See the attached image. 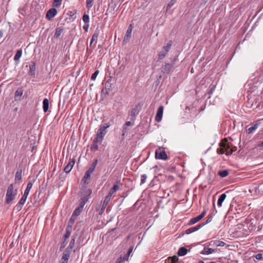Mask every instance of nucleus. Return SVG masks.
Returning a JSON list of instances; mask_svg holds the SVG:
<instances>
[{
  "label": "nucleus",
  "mask_w": 263,
  "mask_h": 263,
  "mask_svg": "<svg viewBox=\"0 0 263 263\" xmlns=\"http://www.w3.org/2000/svg\"><path fill=\"white\" fill-rule=\"evenodd\" d=\"M109 126L108 123H105L103 125H101L99 129L98 130L96 137V141L100 142L101 143L106 133V129Z\"/></svg>",
  "instance_id": "f257e3e1"
},
{
  "label": "nucleus",
  "mask_w": 263,
  "mask_h": 263,
  "mask_svg": "<svg viewBox=\"0 0 263 263\" xmlns=\"http://www.w3.org/2000/svg\"><path fill=\"white\" fill-rule=\"evenodd\" d=\"M172 45V41H169L166 46L162 47V50L158 54V59L161 60L163 59L168 52L170 51Z\"/></svg>",
  "instance_id": "f03ea898"
},
{
  "label": "nucleus",
  "mask_w": 263,
  "mask_h": 263,
  "mask_svg": "<svg viewBox=\"0 0 263 263\" xmlns=\"http://www.w3.org/2000/svg\"><path fill=\"white\" fill-rule=\"evenodd\" d=\"M155 158L157 159L165 160L167 156L163 148L159 147L155 151Z\"/></svg>",
  "instance_id": "7ed1b4c3"
},
{
  "label": "nucleus",
  "mask_w": 263,
  "mask_h": 263,
  "mask_svg": "<svg viewBox=\"0 0 263 263\" xmlns=\"http://www.w3.org/2000/svg\"><path fill=\"white\" fill-rule=\"evenodd\" d=\"M13 184H10L7 190L6 194V202L9 203L13 199L14 195L13 194Z\"/></svg>",
  "instance_id": "20e7f679"
},
{
  "label": "nucleus",
  "mask_w": 263,
  "mask_h": 263,
  "mask_svg": "<svg viewBox=\"0 0 263 263\" xmlns=\"http://www.w3.org/2000/svg\"><path fill=\"white\" fill-rule=\"evenodd\" d=\"M58 11L55 8H51L47 12L46 14V18L49 20H51L57 14Z\"/></svg>",
  "instance_id": "39448f33"
},
{
  "label": "nucleus",
  "mask_w": 263,
  "mask_h": 263,
  "mask_svg": "<svg viewBox=\"0 0 263 263\" xmlns=\"http://www.w3.org/2000/svg\"><path fill=\"white\" fill-rule=\"evenodd\" d=\"M163 106H160L159 107L156 116L155 117V120L157 122H160L163 116Z\"/></svg>",
  "instance_id": "423d86ee"
},
{
  "label": "nucleus",
  "mask_w": 263,
  "mask_h": 263,
  "mask_svg": "<svg viewBox=\"0 0 263 263\" xmlns=\"http://www.w3.org/2000/svg\"><path fill=\"white\" fill-rule=\"evenodd\" d=\"M74 163H75L74 160H73V159L70 160L68 163L65 167V168L64 169V171L66 173H69L71 171V169L72 168Z\"/></svg>",
  "instance_id": "0eeeda50"
},
{
  "label": "nucleus",
  "mask_w": 263,
  "mask_h": 263,
  "mask_svg": "<svg viewBox=\"0 0 263 263\" xmlns=\"http://www.w3.org/2000/svg\"><path fill=\"white\" fill-rule=\"evenodd\" d=\"M173 67V66L171 65L169 63H165V65H163L162 67V71L164 73L165 72H170L172 68Z\"/></svg>",
  "instance_id": "6e6552de"
},
{
  "label": "nucleus",
  "mask_w": 263,
  "mask_h": 263,
  "mask_svg": "<svg viewBox=\"0 0 263 263\" xmlns=\"http://www.w3.org/2000/svg\"><path fill=\"white\" fill-rule=\"evenodd\" d=\"M215 249L204 247L200 253L203 255H209L215 252Z\"/></svg>",
  "instance_id": "1a4fd4ad"
},
{
  "label": "nucleus",
  "mask_w": 263,
  "mask_h": 263,
  "mask_svg": "<svg viewBox=\"0 0 263 263\" xmlns=\"http://www.w3.org/2000/svg\"><path fill=\"white\" fill-rule=\"evenodd\" d=\"M91 173L92 172H90L88 171H87L85 172V175L82 180L84 183L88 184L89 183V180L90 178Z\"/></svg>",
  "instance_id": "9d476101"
},
{
  "label": "nucleus",
  "mask_w": 263,
  "mask_h": 263,
  "mask_svg": "<svg viewBox=\"0 0 263 263\" xmlns=\"http://www.w3.org/2000/svg\"><path fill=\"white\" fill-rule=\"evenodd\" d=\"M201 228H202V226L200 225V224L196 227L190 228L186 230V234H191L193 232H194L199 230Z\"/></svg>",
  "instance_id": "9b49d317"
},
{
  "label": "nucleus",
  "mask_w": 263,
  "mask_h": 263,
  "mask_svg": "<svg viewBox=\"0 0 263 263\" xmlns=\"http://www.w3.org/2000/svg\"><path fill=\"white\" fill-rule=\"evenodd\" d=\"M119 190V186L117 184H115L113 186V187L110 190L109 193L108 194V196L110 198H112V196L114 194H115L117 191Z\"/></svg>",
  "instance_id": "f8f14e48"
},
{
  "label": "nucleus",
  "mask_w": 263,
  "mask_h": 263,
  "mask_svg": "<svg viewBox=\"0 0 263 263\" xmlns=\"http://www.w3.org/2000/svg\"><path fill=\"white\" fill-rule=\"evenodd\" d=\"M111 198L109 197V196H107L104 200V202L103 203V204H102V208H101V213H102L103 212V211H104L105 209L106 208L107 204L108 203V202L110 201Z\"/></svg>",
  "instance_id": "ddd939ff"
},
{
  "label": "nucleus",
  "mask_w": 263,
  "mask_h": 263,
  "mask_svg": "<svg viewBox=\"0 0 263 263\" xmlns=\"http://www.w3.org/2000/svg\"><path fill=\"white\" fill-rule=\"evenodd\" d=\"M99 31H98V30H96L95 32H94V33L93 34L92 36V38L91 39V41H90V44H89V46H91L92 43L93 42H97V40H98V36H99Z\"/></svg>",
  "instance_id": "4468645a"
},
{
  "label": "nucleus",
  "mask_w": 263,
  "mask_h": 263,
  "mask_svg": "<svg viewBox=\"0 0 263 263\" xmlns=\"http://www.w3.org/2000/svg\"><path fill=\"white\" fill-rule=\"evenodd\" d=\"M111 90V83L108 81L106 82L105 84V87L102 89V91L107 94Z\"/></svg>",
  "instance_id": "2eb2a0df"
},
{
  "label": "nucleus",
  "mask_w": 263,
  "mask_h": 263,
  "mask_svg": "<svg viewBox=\"0 0 263 263\" xmlns=\"http://www.w3.org/2000/svg\"><path fill=\"white\" fill-rule=\"evenodd\" d=\"M226 197L227 195L226 193H223L220 196L217 201V205L218 206L221 207L222 206V202L226 199Z\"/></svg>",
  "instance_id": "dca6fc26"
},
{
  "label": "nucleus",
  "mask_w": 263,
  "mask_h": 263,
  "mask_svg": "<svg viewBox=\"0 0 263 263\" xmlns=\"http://www.w3.org/2000/svg\"><path fill=\"white\" fill-rule=\"evenodd\" d=\"M132 32V25H130V26H129V27L128 28V29L126 31V34L124 36V41H125V40H128L131 37Z\"/></svg>",
  "instance_id": "f3484780"
},
{
  "label": "nucleus",
  "mask_w": 263,
  "mask_h": 263,
  "mask_svg": "<svg viewBox=\"0 0 263 263\" xmlns=\"http://www.w3.org/2000/svg\"><path fill=\"white\" fill-rule=\"evenodd\" d=\"M178 261V257L174 255L169 257L166 260V263H176Z\"/></svg>",
  "instance_id": "a211bd4d"
},
{
  "label": "nucleus",
  "mask_w": 263,
  "mask_h": 263,
  "mask_svg": "<svg viewBox=\"0 0 263 263\" xmlns=\"http://www.w3.org/2000/svg\"><path fill=\"white\" fill-rule=\"evenodd\" d=\"M63 32V28L62 27H58L55 29V32L54 34V37L58 39L60 37Z\"/></svg>",
  "instance_id": "6ab92c4d"
},
{
  "label": "nucleus",
  "mask_w": 263,
  "mask_h": 263,
  "mask_svg": "<svg viewBox=\"0 0 263 263\" xmlns=\"http://www.w3.org/2000/svg\"><path fill=\"white\" fill-rule=\"evenodd\" d=\"M43 105V110L45 112H46L48 111L49 108V100L48 99L46 98L44 99Z\"/></svg>",
  "instance_id": "aec40b11"
},
{
  "label": "nucleus",
  "mask_w": 263,
  "mask_h": 263,
  "mask_svg": "<svg viewBox=\"0 0 263 263\" xmlns=\"http://www.w3.org/2000/svg\"><path fill=\"white\" fill-rule=\"evenodd\" d=\"M187 252V250L185 247H181L179 248L178 251V255L180 256H184L186 254Z\"/></svg>",
  "instance_id": "412c9836"
},
{
  "label": "nucleus",
  "mask_w": 263,
  "mask_h": 263,
  "mask_svg": "<svg viewBox=\"0 0 263 263\" xmlns=\"http://www.w3.org/2000/svg\"><path fill=\"white\" fill-rule=\"evenodd\" d=\"M35 65L34 64H33L32 65H30L29 66V74L34 77L35 76Z\"/></svg>",
  "instance_id": "4be33fe9"
},
{
  "label": "nucleus",
  "mask_w": 263,
  "mask_h": 263,
  "mask_svg": "<svg viewBox=\"0 0 263 263\" xmlns=\"http://www.w3.org/2000/svg\"><path fill=\"white\" fill-rule=\"evenodd\" d=\"M82 210V208H80V207L78 206L74 210L72 215L77 218V217L80 214Z\"/></svg>",
  "instance_id": "5701e85b"
},
{
  "label": "nucleus",
  "mask_w": 263,
  "mask_h": 263,
  "mask_svg": "<svg viewBox=\"0 0 263 263\" xmlns=\"http://www.w3.org/2000/svg\"><path fill=\"white\" fill-rule=\"evenodd\" d=\"M76 219H77V217L72 215L69 220L68 224L67 227H69L70 228H72V226H73V223H74Z\"/></svg>",
  "instance_id": "b1692460"
},
{
  "label": "nucleus",
  "mask_w": 263,
  "mask_h": 263,
  "mask_svg": "<svg viewBox=\"0 0 263 263\" xmlns=\"http://www.w3.org/2000/svg\"><path fill=\"white\" fill-rule=\"evenodd\" d=\"M139 105H137L135 106V107L131 111V116H135L136 115H138L139 110Z\"/></svg>",
  "instance_id": "393cba45"
},
{
  "label": "nucleus",
  "mask_w": 263,
  "mask_h": 263,
  "mask_svg": "<svg viewBox=\"0 0 263 263\" xmlns=\"http://www.w3.org/2000/svg\"><path fill=\"white\" fill-rule=\"evenodd\" d=\"M201 220V219L199 218V217L198 216L196 217L192 218L189 222L188 224L189 225H192L196 222L199 221Z\"/></svg>",
  "instance_id": "a878e982"
},
{
  "label": "nucleus",
  "mask_w": 263,
  "mask_h": 263,
  "mask_svg": "<svg viewBox=\"0 0 263 263\" xmlns=\"http://www.w3.org/2000/svg\"><path fill=\"white\" fill-rule=\"evenodd\" d=\"M87 200L88 198L87 197L81 198L80 203L78 206L80 207V208L83 209L84 206L87 201Z\"/></svg>",
  "instance_id": "bb28decb"
},
{
  "label": "nucleus",
  "mask_w": 263,
  "mask_h": 263,
  "mask_svg": "<svg viewBox=\"0 0 263 263\" xmlns=\"http://www.w3.org/2000/svg\"><path fill=\"white\" fill-rule=\"evenodd\" d=\"M259 125V123H256L253 126L249 127L248 129V133L251 134L254 132L258 128Z\"/></svg>",
  "instance_id": "cd10ccee"
},
{
  "label": "nucleus",
  "mask_w": 263,
  "mask_h": 263,
  "mask_svg": "<svg viewBox=\"0 0 263 263\" xmlns=\"http://www.w3.org/2000/svg\"><path fill=\"white\" fill-rule=\"evenodd\" d=\"M71 229L72 228H70L67 227L66 229V233L65 234V235L64 236L65 240H66L67 239H68L69 237L70 234H71Z\"/></svg>",
  "instance_id": "c85d7f7f"
},
{
  "label": "nucleus",
  "mask_w": 263,
  "mask_h": 263,
  "mask_svg": "<svg viewBox=\"0 0 263 263\" xmlns=\"http://www.w3.org/2000/svg\"><path fill=\"white\" fill-rule=\"evenodd\" d=\"M97 163H98V160L97 159H96L92 163L91 166L87 170V171L92 173L93 172V171L95 170V169L96 167V165H97Z\"/></svg>",
  "instance_id": "c756f323"
},
{
  "label": "nucleus",
  "mask_w": 263,
  "mask_h": 263,
  "mask_svg": "<svg viewBox=\"0 0 263 263\" xmlns=\"http://www.w3.org/2000/svg\"><path fill=\"white\" fill-rule=\"evenodd\" d=\"M218 175L221 177H226L229 175V172L227 170H224L219 171L218 172Z\"/></svg>",
  "instance_id": "7c9ffc66"
},
{
  "label": "nucleus",
  "mask_w": 263,
  "mask_h": 263,
  "mask_svg": "<svg viewBox=\"0 0 263 263\" xmlns=\"http://www.w3.org/2000/svg\"><path fill=\"white\" fill-rule=\"evenodd\" d=\"M217 153L219 154H223L225 153L222 142L219 144V147L217 149Z\"/></svg>",
  "instance_id": "2f4dec72"
},
{
  "label": "nucleus",
  "mask_w": 263,
  "mask_h": 263,
  "mask_svg": "<svg viewBox=\"0 0 263 263\" xmlns=\"http://www.w3.org/2000/svg\"><path fill=\"white\" fill-rule=\"evenodd\" d=\"M62 1L63 0H54L52 4L53 6L56 8L60 7L62 4Z\"/></svg>",
  "instance_id": "473e14b6"
},
{
  "label": "nucleus",
  "mask_w": 263,
  "mask_h": 263,
  "mask_svg": "<svg viewBox=\"0 0 263 263\" xmlns=\"http://www.w3.org/2000/svg\"><path fill=\"white\" fill-rule=\"evenodd\" d=\"M213 242V244L216 245V246H220V247H223L225 245V242L219 240H215L214 241H211V242Z\"/></svg>",
  "instance_id": "72a5a7b5"
},
{
  "label": "nucleus",
  "mask_w": 263,
  "mask_h": 263,
  "mask_svg": "<svg viewBox=\"0 0 263 263\" xmlns=\"http://www.w3.org/2000/svg\"><path fill=\"white\" fill-rule=\"evenodd\" d=\"M212 219H213V216L212 215H209L208 217L207 220H206V221L204 222H203V223H201L200 224L201 225L202 227L204 226H205V224H206L210 222L212 220Z\"/></svg>",
  "instance_id": "f704fd0d"
},
{
  "label": "nucleus",
  "mask_w": 263,
  "mask_h": 263,
  "mask_svg": "<svg viewBox=\"0 0 263 263\" xmlns=\"http://www.w3.org/2000/svg\"><path fill=\"white\" fill-rule=\"evenodd\" d=\"M98 142H97L96 139H95L93 141V143L91 146V148L93 149L95 151H97L98 149V145H97V143H98Z\"/></svg>",
  "instance_id": "c9c22d12"
},
{
  "label": "nucleus",
  "mask_w": 263,
  "mask_h": 263,
  "mask_svg": "<svg viewBox=\"0 0 263 263\" xmlns=\"http://www.w3.org/2000/svg\"><path fill=\"white\" fill-rule=\"evenodd\" d=\"M83 21L85 23H89V16L88 15L86 14H84L83 16Z\"/></svg>",
  "instance_id": "e433bc0d"
},
{
  "label": "nucleus",
  "mask_w": 263,
  "mask_h": 263,
  "mask_svg": "<svg viewBox=\"0 0 263 263\" xmlns=\"http://www.w3.org/2000/svg\"><path fill=\"white\" fill-rule=\"evenodd\" d=\"M222 145L224 148V151L225 153L228 149H230V146L229 143H227L226 142H222Z\"/></svg>",
  "instance_id": "4c0bfd02"
},
{
  "label": "nucleus",
  "mask_w": 263,
  "mask_h": 263,
  "mask_svg": "<svg viewBox=\"0 0 263 263\" xmlns=\"http://www.w3.org/2000/svg\"><path fill=\"white\" fill-rule=\"evenodd\" d=\"M147 178V175L145 174H143V175H141V182H140L141 185L144 184Z\"/></svg>",
  "instance_id": "58836bf2"
},
{
  "label": "nucleus",
  "mask_w": 263,
  "mask_h": 263,
  "mask_svg": "<svg viewBox=\"0 0 263 263\" xmlns=\"http://www.w3.org/2000/svg\"><path fill=\"white\" fill-rule=\"evenodd\" d=\"M133 251V249L132 248H130L128 251V252L124 255V257H123V259L126 260H127L128 258V257L130 255V254L131 253V252H132Z\"/></svg>",
  "instance_id": "ea45409f"
},
{
  "label": "nucleus",
  "mask_w": 263,
  "mask_h": 263,
  "mask_svg": "<svg viewBox=\"0 0 263 263\" xmlns=\"http://www.w3.org/2000/svg\"><path fill=\"white\" fill-rule=\"evenodd\" d=\"M92 0H86V7L88 9L90 8L92 6Z\"/></svg>",
  "instance_id": "a19ab883"
},
{
  "label": "nucleus",
  "mask_w": 263,
  "mask_h": 263,
  "mask_svg": "<svg viewBox=\"0 0 263 263\" xmlns=\"http://www.w3.org/2000/svg\"><path fill=\"white\" fill-rule=\"evenodd\" d=\"M27 197H25L24 195L23 196V197H22V198L21 199V200L19 201L20 205H23L25 203V202L26 200Z\"/></svg>",
  "instance_id": "79ce46f5"
},
{
  "label": "nucleus",
  "mask_w": 263,
  "mask_h": 263,
  "mask_svg": "<svg viewBox=\"0 0 263 263\" xmlns=\"http://www.w3.org/2000/svg\"><path fill=\"white\" fill-rule=\"evenodd\" d=\"M176 0H171L169 3L167 5V9L171 8L176 3Z\"/></svg>",
  "instance_id": "37998d69"
},
{
  "label": "nucleus",
  "mask_w": 263,
  "mask_h": 263,
  "mask_svg": "<svg viewBox=\"0 0 263 263\" xmlns=\"http://www.w3.org/2000/svg\"><path fill=\"white\" fill-rule=\"evenodd\" d=\"M99 73V70H96L91 76V79L92 80H95L96 77H97L98 74Z\"/></svg>",
  "instance_id": "c03bdc74"
},
{
  "label": "nucleus",
  "mask_w": 263,
  "mask_h": 263,
  "mask_svg": "<svg viewBox=\"0 0 263 263\" xmlns=\"http://www.w3.org/2000/svg\"><path fill=\"white\" fill-rule=\"evenodd\" d=\"M69 257H70L69 256L63 253V256H62L61 259L63 260H64V261L66 260V261H68V259L69 258Z\"/></svg>",
  "instance_id": "a18cd8bd"
},
{
  "label": "nucleus",
  "mask_w": 263,
  "mask_h": 263,
  "mask_svg": "<svg viewBox=\"0 0 263 263\" xmlns=\"http://www.w3.org/2000/svg\"><path fill=\"white\" fill-rule=\"evenodd\" d=\"M234 150L233 149V148H231L230 147V149H228L226 152V154L227 155V156H229V155H231L233 152H234Z\"/></svg>",
  "instance_id": "49530a36"
},
{
  "label": "nucleus",
  "mask_w": 263,
  "mask_h": 263,
  "mask_svg": "<svg viewBox=\"0 0 263 263\" xmlns=\"http://www.w3.org/2000/svg\"><path fill=\"white\" fill-rule=\"evenodd\" d=\"M125 260L122 257H120L116 261L115 263H123Z\"/></svg>",
  "instance_id": "de8ad7c7"
},
{
  "label": "nucleus",
  "mask_w": 263,
  "mask_h": 263,
  "mask_svg": "<svg viewBox=\"0 0 263 263\" xmlns=\"http://www.w3.org/2000/svg\"><path fill=\"white\" fill-rule=\"evenodd\" d=\"M255 257L257 260H261L262 258V254H257L255 256Z\"/></svg>",
  "instance_id": "09e8293b"
},
{
  "label": "nucleus",
  "mask_w": 263,
  "mask_h": 263,
  "mask_svg": "<svg viewBox=\"0 0 263 263\" xmlns=\"http://www.w3.org/2000/svg\"><path fill=\"white\" fill-rule=\"evenodd\" d=\"M14 100L12 102V104H11V106H12L13 107L15 106V103H14V101L16 100V91L14 92Z\"/></svg>",
  "instance_id": "8fccbe9b"
},
{
  "label": "nucleus",
  "mask_w": 263,
  "mask_h": 263,
  "mask_svg": "<svg viewBox=\"0 0 263 263\" xmlns=\"http://www.w3.org/2000/svg\"><path fill=\"white\" fill-rule=\"evenodd\" d=\"M75 243V239L74 238H72L69 244V246H70V247H73Z\"/></svg>",
  "instance_id": "3c124183"
},
{
  "label": "nucleus",
  "mask_w": 263,
  "mask_h": 263,
  "mask_svg": "<svg viewBox=\"0 0 263 263\" xmlns=\"http://www.w3.org/2000/svg\"><path fill=\"white\" fill-rule=\"evenodd\" d=\"M89 23H85V25L83 26V29L85 31H87L89 28Z\"/></svg>",
  "instance_id": "603ef678"
},
{
  "label": "nucleus",
  "mask_w": 263,
  "mask_h": 263,
  "mask_svg": "<svg viewBox=\"0 0 263 263\" xmlns=\"http://www.w3.org/2000/svg\"><path fill=\"white\" fill-rule=\"evenodd\" d=\"M22 54V50H17V61L21 57Z\"/></svg>",
  "instance_id": "864d4df0"
},
{
  "label": "nucleus",
  "mask_w": 263,
  "mask_h": 263,
  "mask_svg": "<svg viewBox=\"0 0 263 263\" xmlns=\"http://www.w3.org/2000/svg\"><path fill=\"white\" fill-rule=\"evenodd\" d=\"M205 214L206 211L204 210L198 216L201 219L205 215Z\"/></svg>",
  "instance_id": "5fc2aeb1"
},
{
  "label": "nucleus",
  "mask_w": 263,
  "mask_h": 263,
  "mask_svg": "<svg viewBox=\"0 0 263 263\" xmlns=\"http://www.w3.org/2000/svg\"><path fill=\"white\" fill-rule=\"evenodd\" d=\"M205 214L206 211L204 210L198 216L201 219L205 215Z\"/></svg>",
  "instance_id": "6e6d98bb"
},
{
  "label": "nucleus",
  "mask_w": 263,
  "mask_h": 263,
  "mask_svg": "<svg viewBox=\"0 0 263 263\" xmlns=\"http://www.w3.org/2000/svg\"><path fill=\"white\" fill-rule=\"evenodd\" d=\"M32 183L31 182H29L27 184V186L26 189L29 190L30 191V190L32 188Z\"/></svg>",
  "instance_id": "4d7b16f0"
},
{
  "label": "nucleus",
  "mask_w": 263,
  "mask_h": 263,
  "mask_svg": "<svg viewBox=\"0 0 263 263\" xmlns=\"http://www.w3.org/2000/svg\"><path fill=\"white\" fill-rule=\"evenodd\" d=\"M29 192H30V190L26 189L23 195L25 196V197H27L29 194Z\"/></svg>",
  "instance_id": "13d9d810"
},
{
  "label": "nucleus",
  "mask_w": 263,
  "mask_h": 263,
  "mask_svg": "<svg viewBox=\"0 0 263 263\" xmlns=\"http://www.w3.org/2000/svg\"><path fill=\"white\" fill-rule=\"evenodd\" d=\"M66 245V242H65V240L62 243V244L61 245V247H60V250H61L62 249H63L65 247Z\"/></svg>",
  "instance_id": "bf43d9fd"
},
{
  "label": "nucleus",
  "mask_w": 263,
  "mask_h": 263,
  "mask_svg": "<svg viewBox=\"0 0 263 263\" xmlns=\"http://www.w3.org/2000/svg\"><path fill=\"white\" fill-rule=\"evenodd\" d=\"M23 95V90L22 89H17V97L21 96Z\"/></svg>",
  "instance_id": "052dcab7"
},
{
  "label": "nucleus",
  "mask_w": 263,
  "mask_h": 263,
  "mask_svg": "<svg viewBox=\"0 0 263 263\" xmlns=\"http://www.w3.org/2000/svg\"><path fill=\"white\" fill-rule=\"evenodd\" d=\"M63 253H64V254H66V255H68V256H70V254H71V252H69V251H68L67 250H66L65 249V250L64 251V252H63Z\"/></svg>",
  "instance_id": "680f3d73"
},
{
  "label": "nucleus",
  "mask_w": 263,
  "mask_h": 263,
  "mask_svg": "<svg viewBox=\"0 0 263 263\" xmlns=\"http://www.w3.org/2000/svg\"><path fill=\"white\" fill-rule=\"evenodd\" d=\"M72 248H73V247H70V246H68V247L66 249V250L71 253Z\"/></svg>",
  "instance_id": "e2e57ef3"
},
{
  "label": "nucleus",
  "mask_w": 263,
  "mask_h": 263,
  "mask_svg": "<svg viewBox=\"0 0 263 263\" xmlns=\"http://www.w3.org/2000/svg\"><path fill=\"white\" fill-rule=\"evenodd\" d=\"M72 248H73V247H70V246H68V247L66 249V250L71 253Z\"/></svg>",
  "instance_id": "0e129e2a"
},
{
  "label": "nucleus",
  "mask_w": 263,
  "mask_h": 263,
  "mask_svg": "<svg viewBox=\"0 0 263 263\" xmlns=\"http://www.w3.org/2000/svg\"><path fill=\"white\" fill-rule=\"evenodd\" d=\"M22 179L21 173L18 174V171H17V180H21Z\"/></svg>",
  "instance_id": "69168bd1"
},
{
  "label": "nucleus",
  "mask_w": 263,
  "mask_h": 263,
  "mask_svg": "<svg viewBox=\"0 0 263 263\" xmlns=\"http://www.w3.org/2000/svg\"><path fill=\"white\" fill-rule=\"evenodd\" d=\"M131 124H132V123L130 121H127L125 123V126H130V125H131Z\"/></svg>",
  "instance_id": "338daca9"
},
{
  "label": "nucleus",
  "mask_w": 263,
  "mask_h": 263,
  "mask_svg": "<svg viewBox=\"0 0 263 263\" xmlns=\"http://www.w3.org/2000/svg\"><path fill=\"white\" fill-rule=\"evenodd\" d=\"M67 262H68V261H67L66 260L64 261V260H63L62 259H61L60 261V263H67Z\"/></svg>",
  "instance_id": "774afa93"
}]
</instances>
